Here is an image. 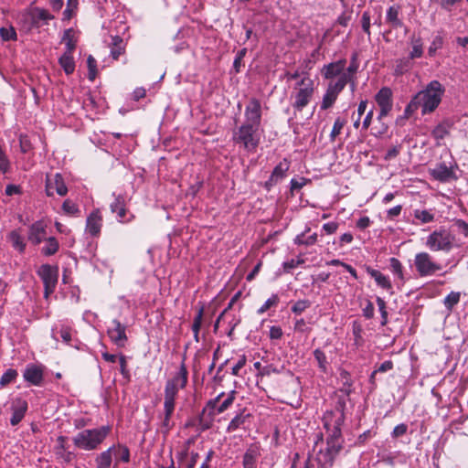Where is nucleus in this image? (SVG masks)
<instances>
[{
	"label": "nucleus",
	"mask_w": 468,
	"mask_h": 468,
	"mask_svg": "<svg viewBox=\"0 0 468 468\" xmlns=\"http://www.w3.org/2000/svg\"><path fill=\"white\" fill-rule=\"evenodd\" d=\"M23 377L25 380L31 385L40 386L44 378L43 367L41 366L29 364L26 367Z\"/></svg>",
	"instance_id": "obj_19"
},
{
	"label": "nucleus",
	"mask_w": 468,
	"mask_h": 468,
	"mask_svg": "<svg viewBox=\"0 0 468 468\" xmlns=\"http://www.w3.org/2000/svg\"><path fill=\"white\" fill-rule=\"evenodd\" d=\"M408 431V426L405 424V423H400L399 425H397L392 432H391V436L393 438H399L402 435H404Z\"/></svg>",
	"instance_id": "obj_64"
},
{
	"label": "nucleus",
	"mask_w": 468,
	"mask_h": 468,
	"mask_svg": "<svg viewBox=\"0 0 468 468\" xmlns=\"http://www.w3.org/2000/svg\"><path fill=\"white\" fill-rule=\"evenodd\" d=\"M349 82L347 74H342L336 81H330L321 102V110L331 108L335 102L339 93L345 89Z\"/></svg>",
	"instance_id": "obj_11"
},
{
	"label": "nucleus",
	"mask_w": 468,
	"mask_h": 468,
	"mask_svg": "<svg viewBox=\"0 0 468 468\" xmlns=\"http://www.w3.org/2000/svg\"><path fill=\"white\" fill-rule=\"evenodd\" d=\"M62 42L66 45V52L72 53L76 48V40L74 38V31L69 28L64 31Z\"/></svg>",
	"instance_id": "obj_42"
},
{
	"label": "nucleus",
	"mask_w": 468,
	"mask_h": 468,
	"mask_svg": "<svg viewBox=\"0 0 468 468\" xmlns=\"http://www.w3.org/2000/svg\"><path fill=\"white\" fill-rule=\"evenodd\" d=\"M444 93V86L438 80H431L410 100L405 108V114L409 117L420 107L422 115L433 112L441 102Z\"/></svg>",
	"instance_id": "obj_1"
},
{
	"label": "nucleus",
	"mask_w": 468,
	"mask_h": 468,
	"mask_svg": "<svg viewBox=\"0 0 468 468\" xmlns=\"http://www.w3.org/2000/svg\"><path fill=\"white\" fill-rule=\"evenodd\" d=\"M116 463L122 461L123 463L130 462V451L127 446L122 444L115 445V449L112 451Z\"/></svg>",
	"instance_id": "obj_41"
},
{
	"label": "nucleus",
	"mask_w": 468,
	"mask_h": 468,
	"mask_svg": "<svg viewBox=\"0 0 468 468\" xmlns=\"http://www.w3.org/2000/svg\"><path fill=\"white\" fill-rule=\"evenodd\" d=\"M410 46H411V50L410 52L409 53V58L413 60V59H416V58H420L422 57L423 55V42H422V39L418 37H410Z\"/></svg>",
	"instance_id": "obj_33"
},
{
	"label": "nucleus",
	"mask_w": 468,
	"mask_h": 468,
	"mask_svg": "<svg viewBox=\"0 0 468 468\" xmlns=\"http://www.w3.org/2000/svg\"><path fill=\"white\" fill-rule=\"evenodd\" d=\"M314 81L308 74H303L292 87L290 94L291 105L294 111L302 112L309 105L314 95Z\"/></svg>",
	"instance_id": "obj_4"
},
{
	"label": "nucleus",
	"mask_w": 468,
	"mask_h": 468,
	"mask_svg": "<svg viewBox=\"0 0 468 468\" xmlns=\"http://www.w3.org/2000/svg\"><path fill=\"white\" fill-rule=\"evenodd\" d=\"M10 168V162L3 150V148L0 146V172L3 174H5L8 172Z\"/></svg>",
	"instance_id": "obj_55"
},
{
	"label": "nucleus",
	"mask_w": 468,
	"mask_h": 468,
	"mask_svg": "<svg viewBox=\"0 0 468 468\" xmlns=\"http://www.w3.org/2000/svg\"><path fill=\"white\" fill-rule=\"evenodd\" d=\"M188 371L184 362L179 367L178 371L168 379L165 386L164 410L165 417L162 422V432L167 434L173 427L171 417L175 410V401L179 389L184 388L187 384Z\"/></svg>",
	"instance_id": "obj_2"
},
{
	"label": "nucleus",
	"mask_w": 468,
	"mask_h": 468,
	"mask_svg": "<svg viewBox=\"0 0 468 468\" xmlns=\"http://www.w3.org/2000/svg\"><path fill=\"white\" fill-rule=\"evenodd\" d=\"M59 336L66 344L69 345L72 339V330L70 327L62 325L58 331Z\"/></svg>",
	"instance_id": "obj_56"
},
{
	"label": "nucleus",
	"mask_w": 468,
	"mask_h": 468,
	"mask_svg": "<svg viewBox=\"0 0 468 468\" xmlns=\"http://www.w3.org/2000/svg\"><path fill=\"white\" fill-rule=\"evenodd\" d=\"M290 163L287 159L281 161L273 169L271 175V182H280L286 176V173L289 170Z\"/></svg>",
	"instance_id": "obj_32"
},
{
	"label": "nucleus",
	"mask_w": 468,
	"mask_h": 468,
	"mask_svg": "<svg viewBox=\"0 0 468 468\" xmlns=\"http://www.w3.org/2000/svg\"><path fill=\"white\" fill-rule=\"evenodd\" d=\"M46 244L42 247L41 252L45 256H51L54 255L56 252H58L59 249L58 241L54 237H49L45 239Z\"/></svg>",
	"instance_id": "obj_39"
},
{
	"label": "nucleus",
	"mask_w": 468,
	"mask_h": 468,
	"mask_svg": "<svg viewBox=\"0 0 468 468\" xmlns=\"http://www.w3.org/2000/svg\"><path fill=\"white\" fill-rule=\"evenodd\" d=\"M245 122L243 124H250L254 127L261 126V104L258 99L252 98L245 109Z\"/></svg>",
	"instance_id": "obj_15"
},
{
	"label": "nucleus",
	"mask_w": 468,
	"mask_h": 468,
	"mask_svg": "<svg viewBox=\"0 0 468 468\" xmlns=\"http://www.w3.org/2000/svg\"><path fill=\"white\" fill-rule=\"evenodd\" d=\"M111 432L110 426L86 429L78 432L72 439L73 444L83 451H94L104 441Z\"/></svg>",
	"instance_id": "obj_6"
},
{
	"label": "nucleus",
	"mask_w": 468,
	"mask_h": 468,
	"mask_svg": "<svg viewBox=\"0 0 468 468\" xmlns=\"http://www.w3.org/2000/svg\"><path fill=\"white\" fill-rule=\"evenodd\" d=\"M323 441V434L317 433L316 440L314 441V451H315L320 444L321 447L319 448L318 452L315 454V460L320 468H331L334 464L335 459L339 454L341 449H338L336 447L333 448L328 443H325V447L324 448Z\"/></svg>",
	"instance_id": "obj_8"
},
{
	"label": "nucleus",
	"mask_w": 468,
	"mask_h": 468,
	"mask_svg": "<svg viewBox=\"0 0 468 468\" xmlns=\"http://www.w3.org/2000/svg\"><path fill=\"white\" fill-rule=\"evenodd\" d=\"M344 407L342 405L335 410H327L323 417L324 428L326 431V443L341 450L344 443L341 430L345 421Z\"/></svg>",
	"instance_id": "obj_3"
},
{
	"label": "nucleus",
	"mask_w": 468,
	"mask_h": 468,
	"mask_svg": "<svg viewBox=\"0 0 468 468\" xmlns=\"http://www.w3.org/2000/svg\"><path fill=\"white\" fill-rule=\"evenodd\" d=\"M29 16L31 18L32 27H38V22L40 20L48 23L49 20H52L54 18V16L51 14H49L48 10L38 7L34 8L30 12Z\"/></svg>",
	"instance_id": "obj_28"
},
{
	"label": "nucleus",
	"mask_w": 468,
	"mask_h": 468,
	"mask_svg": "<svg viewBox=\"0 0 468 468\" xmlns=\"http://www.w3.org/2000/svg\"><path fill=\"white\" fill-rule=\"evenodd\" d=\"M453 238L451 233L441 229L434 230L426 239L425 246L431 251H445L449 252L452 249Z\"/></svg>",
	"instance_id": "obj_9"
},
{
	"label": "nucleus",
	"mask_w": 468,
	"mask_h": 468,
	"mask_svg": "<svg viewBox=\"0 0 468 468\" xmlns=\"http://www.w3.org/2000/svg\"><path fill=\"white\" fill-rule=\"evenodd\" d=\"M431 176L440 182H449L456 180L457 176L452 166H448L445 163L437 164L436 166L430 170Z\"/></svg>",
	"instance_id": "obj_17"
},
{
	"label": "nucleus",
	"mask_w": 468,
	"mask_h": 468,
	"mask_svg": "<svg viewBox=\"0 0 468 468\" xmlns=\"http://www.w3.org/2000/svg\"><path fill=\"white\" fill-rule=\"evenodd\" d=\"M102 226V217L99 209L93 210L87 218L86 231L91 236H98Z\"/></svg>",
	"instance_id": "obj_23"
},
{
	"label": "nucleus",
	"mask_w": 468,
	"mask_h": 468,
	"mask_svg": "<svg viewBox=\"0 0 468 468\" xmlns=\"http://www.w3.org/2000/svg\"><path fill=\"white\" fill-rule=\"evenodd\" d=\"M314 356L321 372L327 374L330 369V363L325 353L320 348L314 351Z\"/></svg>",
	"instance_id": "obj_35"
},
{
	"label": "nucleus",
	"mask_w": 468,
	"mask_h": 468,
	"mask_svg": "<svg viewBox=\"0 0 468 468\" xmlns=\"http://www.w3.org/2000/svg\"><path fill=\"white\" fill-rule=\"evenodd\" d=\"M47 235V225L41 221H36L29 226L28 229V240L35 245L40 244L46 239Z\"/></svg>",
	"instance_id": "obj_18"
},
{
	"label": "nucleus",
	"mask_w": 468,
	"mask_h": 468,
	"mask_svg": "<svg viewBox=\"0 0 468 468\" xmlns=\"http://www.w3.org/2000/svg\"><path fill=\"white\" fill-rule=\"evenodd\" d=\"M37 272L43 282L45 289L44 294L47 298L55 291L58 279V267L43 264L39 267Z\"/></svg>",
	"instance_id": "obj_12"
},
{
	"label": "nucleus",
	"mask_w": 468,
	"mask_h": 468,
	"mask_svg": "<svg viewBox=\"0 0 468 468\" xmlns=\"http://www.w3.org/2000/svg\"><path fill=\"white\" fill-rule=\"evenodd\" d=\"M352 333L355 338V345L356 346H360L364 343V339L362 337V325L358 322H353L352 324Z\"/></svg>",
	"instance_id": "obj_47"
},
{
	"label": "nucleus",
	"mask_w": 468,
	"mask_h": 468,
	"mask_svg": "<svg viewBox=\"0 0 468 468\" xmlns=\"http://www.w3.org/2000/svg\"><path fill=\"white\" fill-rule=\"evenodd\" d=\"M357 69H358V63H357V60H356V55L354 54L352 56V59H351L350 65L348 66L346 71L344 72L343 74H347L348 77H349V81H351L352 78H353V75L356 73Z\"/></svg>",
	"instance_id": "obj_58"
},
{
	"label": "nucleus",
	"mask_w": 468,
	"mask_h": 468,
	"mask_svg": "<svg viewBox=\"0 0 468 468\" xmlns=\"http://www.w3.org/2000/svg\"><path fill=\"white\" fill-rule=\"evenodd\" d=\"M363 31L370 36V16L368 12H364L361 18Z\"/></svg>",
	"instance_id": "obj_61"
},
{
	"label": "nucleus",
	"mask_w": 468,
	"mask_h": 468,
	"mask_svg": "<svg viewBox=\"0 0 468 468\" xmlns=\"http://www.w3.org/2000/svg\"><path fill=\"white\" fill-rule=\"evenodd\" d=\"M87 64L89 68V79L93 80L96 77V59L91 55H90L87 58Z\"/></svg>",
	"instance_id": "obj_59"
},
{
	"label": "nucleus",
	"mask_w": 468,
	"mask_h": 468,
	"mask_svg": "<svg viewBox=\"0 0 468 468\" xmlns=\"http://www.w3.org/2000/svg\"><path fill=\"white\" fill-rule=\"evenodd\" d=\"M389 271L395 277V281L399 284H404V268L402 263L397 258L389 259Z\"/></svg>",
	"instance_id": "obj_30"
},
{
	"label": "nucleus",
	"mask_w": 468,
	"mask_h": 468,
	"mask_svg": "<svg viewBox=\"0 0 468 468\" xmlns=\"http://www.w3.org/2000/svg\"><path fill=\"white\" fill-rule=\"evenodd\" d=\"M17 377V372L15 369L9 368L7 369L0 378V385L5 386L11 382H13Z\"/></svg>",
	"instance_id": "obj_52"
},
{
	"label": "nucleus",
	"mask_w": 468,
	"mask_h": 468,
	"mask_svg": "<svg viewBox=\"0 0 468 468\" xmlns=\"http://www.w3.org/2000/svg\"><path fill=\"white\" fill-rule=\"evenodd\" d=\"M108 336L111 341L118 347H124L128 337L126 335V326L119 320L112 321V325L107 330Z\"/></svg>",
	"instance_id": "obj_16"
},
{
	"label": "nucleus",
	"mask_w": 468,
	"mask_h": 468,
	"mask_svg": "<svg viewBox=\"0 0 468 468\" xmlns=\"http://www.w3.org/2000/svg\"><path fill=\"white\" fill-rule=\"evenodd\" d=\"M340 379L342 382V388H340V391L343 394L349 396L353 391V381L351 379L350 374L346 370H342L340 372Z\"/></svg>",
	"instance_id": "obj_40"
},
{
	"label": "nucleus",
	"mask_w": 468,
	"mask_h": 468,
	"mask_svg": "<svg viewBox=\"0 0 468 468\" xmlns=\"http://www.w3.org/2000/svg\"><path fill=\"white\" fill-rule=\"evenodd\" d=\"M62 210L69 216H79L80 210L78 205L70 199H66L62 204Z\"/></svg>",
	"instance_id": "obj_44"
},
{
	"label": "nucleus",
	"mask_w": 468,
	"mask_h": 468,
	"mask_svg": "<svg viewBox=\"0 0 468 468\" xmlns=\"http://www.w3.org/2000/svg\"><path fill=\"white\" fill-rule=\"evenodd\" d=\"M59 65L67 75H70L75 70V61L72 53L65 52L58 59Z\"/></svg>",
	"instance_id": "obj_36"
},
{
	"label": "nucleus",
	"mask_w": 468,
	"mask_h": 468,
	"mask_svg": "<svg viewBox=\"0 0 468 468\" xmlns=\"http://www.w3.org/2000/svg\"><path fill=\"white\" fill-rule=\"evenodd\" d=\"M114 200L110 205L111 211L114 214H116L117 220L119 222H126L130 221L131 219H126V207H125V199L122 195L115 196L113 194Z\"/></svg>",
	"instance_id": "obj_25"
},
{
	"label": "nucleus",
	"mask_w": 468,
	"mask_h": 468,
	"mask_svg": "<svg viewBox=\"0 0 468 468\" xmlns=\"http://www.w3.org/2000/svg\"><path fill=\"white\" fill-rule=\"evenodd\" d=\"M246 53H247V48H242L237 53L236 58L233 62V68L235 69L236 72H239L240 67H241V61H242L243 58L245 57Z\"/></svg>",
	"instance_id": "obj_60"
},
{
	"label": "nucleus",
	"mask_w": 468,
	"mask_h": 468,
	"mask_svg": "<svg viewBox=\"0 0 468 468\" xmlns=\"http://www.w3.org/2000/svg\"><path fill=\"white\" fill-rule=\"evenodd\" d=\"M125 47L123 39L120 36L112 37L111 43V56L114 60H117L119 57L124 53Z\"/></svg>",
	"instance_id": "obj_34"
},
{
	"label": "nucleus",
	"mask_w": 468,
	"mask_h": 468,
	"mask_svg": "<svg viewBox=\"0 0 468 468\" xmlns=\"http://www.w3.org/2000/svg\"><path fill=\"white\" fill-rule=\"evenodd\" d=\"M225 397V393H219L216 398L209 399L205 408L203 409L202 415L200 417V424L204 430L209 429L212 425L213 418L217 414H221L229 410L235 399H236V391L232 390L227 394L226 398L220 402L219 405L218 403Z\"/></svg>",
	"instance_id": "obj_5"
},
{
	"label": "nucleus",
	"mask_w": 468,
	"mask_h": 468,
	"mask_svg": "<svg viewBox=\"0 0 468 468\" xmlns=\"http://www.w3.org/2000/svg\"><path fill=\"white\" fill-rule=\"evenodd\" d=\"M0 36L4 41H10L16 39V32L13 27H1Z\"/></svg>",
	"instance_id": "obj_51"
},
{
	"label": "nucleus",
	"mask_w": 468,
	"mask_h": 468,
	"mask_svg": "<svg viewBox=\"0 0 468 468\" xmlns=\"http://www.w3.org/2000/svg\"><path fill=\"white\" fill-rule=\"evenodd\" d=\"M376 302L381 314V325H386L388 323V312L386 309V303L381 297H377Z\"/></svg>",
	"instance_id": "obj_53"
},
{
	"label": "nucleus",
	"mask_w": 468,
	"mask_h": 468,
	"mask_svg": "<svg viewBox=\"0 0 468 468\" xmlns=\"http://www.w3.org/2000/svg\"><path fill=\"white\" fill-rule=\"evenodd\" d=\"M414 265L420 277L431 276L442 270L441 264L435 261L431 255L425 251L415 255Z\"/></svg>",
	"instance_id": "obj_10"
},
{
	"label": "nucleus",
	"mask_w": 468,
	"mask_h": 468,
	"mask_svg": "<svg viewBox=\"0 0 468 468\" xmlns=\"http://www.w3.org/2000/svg\"><path fill=\"white\" fill-rule=\"evenodd\" d=\"M115 449V445L108 448L106 451L101 452L95 458L96 468H110L112 463V451Z\"/></svg>",
	"instance_id": "obj_31"
},
{
	"label": "nucleus",
	"mask_w": 468,
	"mask_h": 468,
	"mask_svg": "<svg viewBox=\"0 0 468 468\" xmlns=\"http://www.w3.org/2000/svg\"><path fill=\"white\" fill-rule=\"evenodd\" d=\"M375 101L380 109L377 119L378 122H381L391 112L393 107L391 89L388 87L381 88L375 95Z\"/></svg>",
	"instance_id": "obj_13"
},
{
	"label": "nucleus",
	"mask_w": 468,
	"mask_h": 468,
	"mask_svg": "<svg viewBox=\"0 0 468 468\" xmlns=\"http://www.w3.org/2000/svg\"><path fill=\"white\" fill-rule=\"evenodd\" d=\"M401 7L399 5H393L387 9L385 23L392 29L400 28L403 26L401 18Z\"/></svg>",
	"instance_id": "obj_22"
},
{
	"label": "nucleus",
	"mask_w": 468,
	"mask_h": 468,
	"mask_svg": "<svg viewBox=\"0 0 468 468\" xmlns=\"http://www.w3.org/2000/svg\"><path fill=\"white\" fill-rule=\"evenodd\" d=\"M346 65V59H339L335 62H331L323 67L321 72L324 79L331 80L336 76L340 78V76L345 72V68Z\"/></svg>",
	"instance_id": "obj_21"
},
{
	"label": "nucleus",
	"mask_w": 468,
	"mask_h": 468,
	"mask_svg": "<svg viewBox=\"0 0 468 468\" xmlns=\"http://www.w3.org/2000/svg\"><path fill=\"white\" fill-rule=\"evenodd\" d=\"M6 240L11 244L12 248L19 253H24L27 243L25 239L17 229L10 231L6 236Z\"/></svg>",
	"instance_id": "obj_27"
},
{
	"label": "nucleus",
	"mask_w": 468,
	"mask_h": 468,
	"mask_svg": "<svg viewBox=\"0 0 468 468\" xmlns=\"http://www.w3.org/2000/svg\"><path fill=\"white\" fill-rule=\"evenodd\" d=\"M250 417V415L246 413L245 410H240L229 423L227 432H234L244 428V424Z\"/></svg>",
	"instance_id": "obj_29"
},
{
	"label": "nucleus",
	"mask_w": 468,
	"mask_h": 468,
	"mask_svg": "<svg viewBox=\"0 0 468 468\" xmlns=\"http://www.w3.org/2000/svg\"><path fill=\"white\" fill-rule=\"evenodd\" d=\"M414 218L420 220L421 223H430L433 221L434 215L428 210H414Z\"/></svg>",
	"instance_id": "obj_49"
},
{
	"label": "nucleus",
	"mask_w": 468,
	"mask_h": 468,
	"mask_svg": "<svg viewBox=\"0 0 468 468\" xmlns=\"http://www.w3.org/2000/svg\"><path fill=\"white\" fill-rule=\"evenodd\" d=\"M279 303V296L272 294L266 302L258 309V314H263L270 308L276 306Z\"/></svg>",
	"instance_id": "obj_48"
},
{
	"label": "nucleus",
	"mask_w": 468,
	"mask_h": 468,
	"mask_svg": "<svg viewBox=\"0 0 468 468\" xmlns=\"http://www.w3.org/2000/svg\"><path fill=\"white\" fill-rule=\"evenodd\" d=\"M202 317H203V309H199L197 315L194 318L193 324H192V331L193 332H199V329L202 324Z\"/></svg>",
	"instance_id": "obj_63"
},
{
	"label": "nucleus",
	"mask_w": 468,
	"mask_h": 468,
	"mask_svg": "<svg viewBox=\"0 0 468 468\" xmlns=\"http://www.w3.org/2000/svg\"><path fill=\"white\" fill-rule=\"evenodd\" d=\"M45 186L46 195L48 197H53L55 194L64 197L68 193V187L59 173L47 175Z\"/></svg>",
	"instance_id": "obj_14"
},
{
	"label": "nucleus",
	"mask_w": 468,
	"mask_h": 468,
	"mask_svg": "<svg viewBox=\"0 0 468 468\" xmlns=\"http://www.w3.org/2000/svg\"><path fill=\"white\" fill-rule=\"evenodd\" d=\"M367 272L375 280L378 286L388 292L392 291V284L388 276L371 267H367Z\"/></svg>",
	"instance_id": "obj_26"
},
{
	"label": "nucleus",
	"mask_w": 468,
	"mask_h": 468,
	"mask_svg": "<svg viewBox=\"0 0 468 468\" xmlns=\"http://www.w3.org/2000/svg\"><path fill=\"white\" fill-rule=\"evenodd\" d=\"M452 124L448 121L439 123L431 132V135L437 141L444 139L450 133Z\"/></svg>",
	"instance_id": "obj_37"
},
{
	"label": "nucleus",
	"mask_w": 468,
	"mask_h": 468,
	"mask_svg": "<svg viewBox=\"0 0 468 468\" xmlns=\"http://www.w3.org/2000/svg\"><path fill=\"white\" fill-rule=\"evenodd\" d=\"M311 305L308 300H299L292 307V312L296 314H301Z\"/></svg>",
	"instance_id": "obj_54"
},
{
	"label": "nucleus",
	"mask_w": 468,
	"mask_h": 468,
	"mask_svg": "<svg viewBox=\"0 0 468 468\" xmlns=\"http://www.w3.org/2000/svg\"><path fill=\"white\" fill-rule=\"evenodd\" d=\"M259 127L250 124H242L238 130L234 131L232 140L236 144H239L248 153H255L261 142V133Z\"/></svg>",
	"instance_id": "obj_7"
},
{
	"label": "nucleus",
	"mask_w": 468,
	"mask_h": 468,
	"mask_svg": "<svg viewBox=\"0 0 468 468\" xmlns=\"http://www.w3.org/2000/svg\"><path fill=\"white\" fill-rule=\"evenodd\" d=\"M303 263L304 260L303 259H292L291 261L283 262L282 266L285 272H290L292 269L297 268Z\"/></svg>",
	"instance_id": "obj_57"
},
{
	"label": "nucleus",
	"mask_w": 468,
	"mask_h": 468,
	"mask_svg": "<svg viewBox=\"0 0 468 468\" xmlns=\"http://www.w3.org/2000/svg\"><path fill=\"white\" fill-rule=\"evenodd\" d=\"M346 119L342 117H337L334 122L331 133H330V141L335 142L336 137L341 133L342 129L346 123Z\"/></svg>",
	"instance_id": "obj_43"
},
{
	"label": "nucleus",
	"mask_w": 468,
	"mask_h": 468,
	"mask_svg": "<svg viewBox=\"0 0 468 468\" xmlns=\"http://www.w3.org/2000/svg\"><path fill=\"white\" fill-rule=\"evenodd\" d=\"M317 241V234L314 233L310 236H308L306 239H304V233H302L300 235H297L294 239V243L298 245H305V246H311L316 243Z\"/></svg>",
	"instance_id": "obj_46"
},
{
	"label": "nucleus",
	"mask_w": 468,
	"mask_h": 468,
	"mask_svg": "<svg viewBox=\"0 0 468 468\" xmlns=\"http://www.w3.org/2000/svg\"><path fill=\"white\" fill-rule=\"evenodd\" d=\"M442 46H443V37L441 35L435 36L429 47V49H428L429 55L431 57L434 56L436 51L438 49L441 48Z\"/></svg>",
	"instance_id": "obj_50"
},
{
	"label": "nucleus",
	"mask_w": 468,
	"mask_h": 468,
	"mask_svg": "<svg viewBox=\"0 0 468 468\" xmlns=\"http://www.w3.org/2000/svg\"><path fill=\"white\" fill-rule=\"evenodd\" d=\"M261 455V447L258 444L250 445L243 455V468H258Z\"/></svg>",
	"instance_id": "obj_20"
},
{
	"label": "nucleus",
	"mask_w": 468,
	"mask_h": 468,
	"mask_svg": "<svg viewBox=\"0 0 468 468\" xmlns=\"http://www.w3.org/2000/svg\"><path fill=\"white\" fill-rule=\"evenodd\" d=\"M412 60L409 58H401L395 62V74L397 76L403 75L412 68Z\"/></svg>",
	"instance_id": "obj_38"
},
{
	"label": "nucleus",
	"mask_w": 468,
	"mask_h": 468,
	"mask_svg": "<svg viewBox=\"0 0 468 468\" xmlns=\"http://www.w3.org/2000/svg\"><path fill=\"white\" fill-rule=\"evenodd\" d=\"M460 292H450L443 300V304L446 307V309L451 312L452 308L460 302Z\"/></svg>",
	"instance_id": "obj_45"
},
{
	"label": "nucleus",
	"mask_w": 468,
	"mask_h": 468,
	"mask_svg": "<svg viewBox=\"0 0 468 468\" xmlns=\"http://www.w3.org/2000/svg\"><path fill=\"white\" fill-rule=\"evenodd\" d=\"M306 182L307 179H305L304 177L292 178L290 182L291 192L301 189L306 184Z\"/></svg>",
	"instance_id": "obj_62"
},
{
	"label": "nucleus",
	"mask_w": 468,
	"mask_h": 468,
	"mask_svg": "<svg viewBox=\"0 0 468 468\" xmlns=\"http://www.w3.org/2000/svg\"><path fill=\"white\" fill-rule=\"evenodd\" d=\"M12 417L10 419V423L13 426L17 425L25 417V414L27 410V403L23 399H16L13 401L12 406Z\"/></svg>",
	"instance_id": "obj_24"
}]
</instances>
